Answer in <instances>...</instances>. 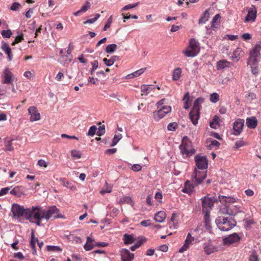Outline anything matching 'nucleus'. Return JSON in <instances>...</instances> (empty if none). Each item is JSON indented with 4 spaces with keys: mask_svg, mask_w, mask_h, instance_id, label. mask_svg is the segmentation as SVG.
<instances>
[{
    "mask_svg": "<svg viewBox=\"0 0 261 261\" xmlns=\"http://www.w3.org/2000/svg\"><path fill=\"white\" fill-rule=\"evenodd\" d=\"M23 75L26 78H27L28 79H29V80L32 79L33 78V77H34L33 74L31 72H30L29 71H25Z\"/></svg>",
    "mask_w": 261,
    "mask_h": 261,
    "instance_id": "64",
    "label": "nucleus"
},
{
    "mask_svg": "<svg viewBox=\"0 0 261 261\" xmlns=\"http://www.w3.org/2000/svg\"><path fill=\"white\" fill-rule=\"evenodd\" d=\"M220 18H221V16L220 15V14H216L213 18L212 19V28H214L215 27V23L218 21H219V22L220 23Z\"/></svg>",
    "mask_w": 261,
    "mask_h": 261,
    "instance_id": "52",
    "label": "nucleus"
},
{
    "mask_svg": "<svg viewBox=\"0 0 261 261\" xmlns=\"http://www.w3.org/2000/svg\"><path fill=\"white\" fill-rule=\"evenodd\" d=\"M177 127V123L176 122L170 123L167 126L168 130L174 131L175 130Z\"/></svg>",
    "mask_w": 261,
    "mask_h": 261,
    "instance_id": "50",
    "label": "nucleus"
},
{
    "mask_svg": "<svg viewBox=\"0 0 261 261\" xmlns=\"http://www.w3.org/2000/svg\"><path fill=\"white\" fill-rule=\"evenodd\" d=\"M117 48V45L116 44H111L107 46L106 48V51L107 53H112L114 52Z\"/></svg>",
    "mask_w": 261,
    "mask_h": 261,
    "instance_id": "42",
    "label": "nucleus"
},
{
    "mask_svg": "<svg viewBox=\"0 0 261 261\" xmlns=\"http://www.w3.org/2000/svg\"><path fill=\"white\" fill-rule=\"evenodd\" d=\"M194 159L196 167L198 169L204 170L207 168L208 161L205 156L197 154L195 156Z\"/></svg>",
    "mask_w": 261,
    "mask_h": 261,
    "instance_id": "6",
    "label": "nucleus"
},
{
    "mask_svg": "<svg viewBox=\"0 0 261 261\" xmlns=\"http://www.w3.org/2000/svg\"><path fill=\"white\" fill-rule=\"evenodd\" d=\"M2 76L4 78V80L2 81L3 84L13 85L14 79V75L8 68H6L4 70Z\"/></svg>",
    "mask_w": 261,
    "mask_h": 261,
    "instance_id": "9",
    "label": "nucleus"
},
{
    "mask_svg": "<svg viewBox=\"0 0 261 261\" xmlns=\"http://www.w3.org/2000/svg\"><path fill=\"white\" fill-rule=\"evenodd\" d=\"M219 119H220V118L218 116H215L213 119L212 121L210 123V126L212 128L216 129L219 125Z\"/></svg>",
    "mask_w": 261,
    "mask_h": 261,
    "instance_id": "39",
    "label": "nucleus"
},
{
    "mask_svg": "<svg viewBox=\"0 0 261 261\" xmlns=\"http://www.w3.org/2000/svg\"><path fill=\"white\" fill-rule=\"evenodd\" d=\"M182 53L185 55V56L187 57H195L198 53L197 51L194 50L193 49L189 48V46L186 50H184Z\"/></svg>",
    "mask_w": 261,
    "mask_h": 261,
    "instance_id": "31",
    "label": "nucleus"
},
{
    "mask_svg": "<svg viewBox=\"0 0 261 261\" xmlns=\"http://www.w3.org/2000/svg\"><path fill=\"white\" fill-rule=\"evenodd\" d=\"M90 5V4L89 2H87L80 9V11H81L82 13L86 12L89 9Z\"/></svg>",
    "mask_w": 261,
    "mask_h": 261,
    "instance_id": "60",
    "label": "nucleus"
},
{
    "mask_svg": "<svg viewBox=\"0 0 261 261\" xmlns=\"http://www.w3.org/2000/svg\"><path fill=\"white\" fill-rule=\"evenodd\" d=\"M194 241V238L193 237L190 233H188L186 239L185 241L184 245L179 249V252L180 253H182L184 251L187 250L189 247L190 245L192 243V242Z\"/></svg>",
    "mask_w": 261,
    "mask_h": 261,
    "instance_id": "13",
    "label": "nucleus"
},
{
    "mask_svg": "<svg viewBox=\"0 0 261 261\" xmlns=\"http://www.w3.org/2000/svg\"><path fill=\"white\" fill-rule=\"evenodd\" d=\"M196 186V184L195 185H193L191 183V182L189 180H187L185 184V188L182 189V191L184 193H188L190 194L193 191L194 187Z\"/></svg>",
    "mask_w": 261,
    "mask_h": 261,
    "instance_id": "26",
    "label": "nucleus"
},
{
    "mask_svg": "<svg viewBox=\"0 0 261 261\" xmlns=\"http://www.w3.org/2000/svg\"><path fill=\"white\" fill-rule=\"evenodd\" d=\"M122 138V135L119 134L118 135H115L113 139V141L111 144V146H115L117 144L118 141Z\"/></svg>",
    "mask_w": 261,
    "mask_h": 261,
    "instance_id": "44",
    "label": "nucleus"
},
{
    "mask_svg": "<svg viewBox=\"0 0 261 261\" xmlns=\"http://www.w3.org/2000/svg\"><path fill=\"white\" fill-rule=\"evenodd\" d=\"M181 153L183 155H186L187 156L192 155L195 152V150L190 148V146L188 144L182 143L179 146Z\"/></svg>",
    "mask_w": 261,
    "mask_h": 261,
    "instance_id": "14",
    "label": "nucleus"
},
{
    "mask_svg": "<svg viewBox=\"0 0 261 261\" xmlns=\"http://www.w3.org/2000/svg\"><path fill=\"white\" fill-rule=\"evenodd\" d=\"M245 222V227L246 229H250L251 228V225L254 224V221L253 219L250 218H246L244 220Z\"/></svg>",
    "mask_w": 261,
    "mask_h": 261,
    "instance_id": "41",
    "label": "nucleus"
},
{
    "mask_svg": "<svg viewBox=\"0 0 261 261\" xmlns=\"http://www.w3.org/2000/svg\"><path fill=\"white\" fill-rule=\"evenodd\" d=\"M105 133V125L99 126L98 128V130L96 133V134L98 136H101L103 135Z\"/></svg>",
    "mask_w": 261,
    "mask_h": 261,
    "instance_id": "58",
    "label": "nucleus"
},
{
    "mask_svg": "<svg viewBox=\"0 0 261 261\" xmlns=\"http://www.w3.org/2000/svg\"><path fill=\"white\" fill-rule=\"evenodd\" d=\"M204 251L207 255H210L211 254L214 253L217 251V248L214 247L213 245L206 243L203 246Z\"/></svg>",
    "mask_w": 261,
    "mask_h": 261,
    "instance_id": "23",
    "label": "nucleus"
},
{
    "mask_svg": "<svg viewBox=\"0 0 261 261\" xmlns=\"http://www.w3.org/2000/svg\"><path fill=\"white\" fill-rule=\"evenodd\" d=\"M92 68L91 70V74H93L94 70L98 67V62L97 60H95L91 63Z\"/></svg>",
    "mask_w": 261,
    "mask_h": 261,
    "instance_id": "57",
    "label": "nucleus"
},
{
    "mask_svg": "<svg viewBox=\"0 0 261 261\" xmlns=\"http://www.w3.org/2000/svg\"><path fill=\"white\" fill-rule=\"evenodd\" d=\"M189 48H192L198 53L199 51V44L194 38L190 40Z\"/></svg>",
    "mask_w": 261,
    "mask_h": 261,
    "instance_id": "28",
    "label": "nucleus"
},
{
    "mask_svg": "<svg viewBox=\"0 0 261 261\" xmlns=\"http://www.w3.org/2000/svg\"><path fill=\"white\" fill-rule=\"evenodd\" d=\"M203 102V99L202 98H198L194 101L193 107L192 110H195L199 112L200 109L201 103Z\"/></svg>",
    "mask_w": 261,
    "mask_h": 261,
    "instance_id": "34",
    "label": "nucleus"
},
{
    "mask_svg": "<svg viewBox=\"0 0 261 261\" xmlns=\"http://www.w3.org/2000/svg\"><path fill=\"white\" fill-rule=\"evenodd\" d=\"M122 261H132L134 254L126 249H122L120 251Z\"/></svg>",
    "mask_w": 261,
    "mask_h": 261,
    "instance_id": "15",
    "label": "nucleus"
},
{
    "mask_svg": "<svg viewBox=\"0 0 261 261\" xmlns=\"http://www.w3.org/2000/svg\"><path fill=\"white\" fill-rule=\"evenodd\" d=\"M117 59H118V57L114 56L112 57L110 59H108L107 58H104L103 59V61L107 66H111L115 63V62Z\"/></svg>",
    "mask_w": 261,
    "mask_h": 261,
    "instance_id": "36",
    "label": "nucleus"
},
{
    "mask_svg": "<svg viewBox=\"0 0 261 261\" xmlns=\"http://www.w3.org/2000/svg\"><path fill=\"white\" fill-rule=\"evenodd\" d=\"M192 177L193 179H194L195 181L196 182V185H198L201 184L203 180L206 178V172L204 171H201L195 168Z\"/></svg>",
    "mask_w": 261,
    "mask_h": 261,
    "instance_id": "8",
    "label": "nucleus"
},
{
    "mask_svg": "<svg viewBox=\"0 0 261 261\" xmlns=\"http://www.w3.org/2000/svg\"><path fill=\"white\" fill-rule=\"evenodd\" d=\"M189 117L192 123L195 125L198 123L199 118V112L195 110H191L189 114Z\"/></svg>",
    "mask_w": 261,
    "mask_h": 261,
    "instance_id": "24",
    "label": "nucleus"
},
{
    "mask_svg": "<svg viewBox=\"0 0 261 261\" xmlns=\"http://www.w3.org/2000/svg\"><path fill=\"white\" fill-rule=\"evenodd\" d=\"M39 211L41 212V216L43 219L49 220L51 217L55 218H61L62 217L61 215L58 214L59 210L56 206H53L49 207L47 210H42L39 207Z\"/></svg>",
    "mask_w": 261,
    "mask_h": 261,
    "instance_id": "4",
    "label": "nucleus"
},
{
    "mask_svg": "<svg viewBox=\"0 0 261 261\" xmlns=\"http://www.w3.org/2000/svg\"><path fill=\"white\" fill-rule=\"evenodd\" d=\"M256 17V10L254 7L250 8L246 16L245 21H254Z\"/></svg>",
    "mask_w": 261,
    "mask_h": 261,
    "instance_id": "19",
    "label": "nucleus"
},
{
    "mask_svg": "<svg viewBox=\"0 0 261 261\" xmlns=\"http://www.w3.org/2000/svg\"><path fill=\"white\" fill-rule=\"evenodd\" d=\"M94 246H95L94 244L87 242L84 247L86 250L89 251L93 248Z\"/></svg>",
    "mask_w": 261,
    "mask_h": 261,
    "instance_id": "61",
    "label": "nucleus"
},
{
    "mask_svg": "<svg viewBox=\"0 0 261 261\" xmlns=\"http://www.w3.org/2000/svg\"><path fill=\"white\" fill-rule=\"evenodd\" d=\"M132 169L135 172L139 171L142 169V166L139 164H134L132 167Z\"/></svg>",
    "mask_w": 261,
    "mask_h": 261,
    "instance_id": "62",
    "label": "nucleus"
},
{
    "mask_svg": "<svg viewBox=\"0 0 261 261\" xmlns=\"http://www.w3.org/2000/svg\"><path fill=\"white\" fill-rule=\"evenodd\" d=\"M24 188L21 186L15 187L10 191L11 195H14L17 197H21L24 195Z\"/></svg>",
    "mask_w": 261,
    "mask_h": 261,
    "instance_id": "20",
    "label": "nucleus"
},
{
    "mask_svg": "<svg viewBox=\"0 0 261 261\" xmlns=\"http://www.w3.org/2000/svg\"><path fill=\"white\" fill-rule=\"evenodd\" d=\"M36 242H37V244L40 249H41L42 246L43 245V242L42 241L39 242L37 238H35L34 233L33 231L31 233V240L30 242V246L33 250V254L34 255L36 254V249L35 247Z\"/></svg>",
    "mask_w": 261,
    "mask_h": 261,
    "instance_id": "16",
    "label": "nucleus"
},
{
    "mask_svg": "<svg viewBox=\"0 0 261 261\" xmlns=\"http://www.w3.org/2000/svg\"><path fill=\"white\" fill-rule=\"evenodd\" d=\"M139 3H136L135 4H129V5H127L125 6H124L122 9V11H125V10H127L129 9H132V8H135L136 7H137L138 5H139Z\"/></svg>",
    "mask_w": 261,
    "mask_h": 261,
    "instance_id": "55",
    "label": "nucleus"
},
{
    "mask_svg": "<svg viewBox=\"0 0 261 261\" xmlns=\"http://www.w3.org/2000/svg\"><path fill=\"white\" fill-rule=\"evenodd\" d=\"M28 112L29 114L31 115L30 119V121L33 122L40 119V114L38 112L36 107L34 106L29 107L28 109Z\"/></svg>",
    "mask_w": 261,
    "mask_h": 261,
    "instance_id": "11",
    "label": "nucleus"
},
{
    "mask_svg": "<svg viewBox=\"0 0 261 261\" xmlns=\"http://www.w3.org/2000/svg\"><path fill=\"white\" fill-rule=\"evenodd\" d=\"M14 147L12 146V140L6 142L5 146V150L12 151Z\"/></svg>",
    "mask_w": 261,
    "mask_h": 261,
    "instance_id": "49",
    "label": "nucleus"
},
{
    "mask_svg": "<svg viewBox=\"0 0 261 261\" xmlns=\"http://www.w3.org/2000/svg\"><path fill=\"white\" fill-rule=\"evenodd\" d=\"M216 223L218 228L222 231H228L234 227L237 222L232 218L219 217L216 220Z\"/></svg>",
    "mask_w": 261,
    "mask_h": 261,
    "instance_id": "3",
    "label": "nucleus"
},
{
    "mask_svg": "<svg viewBox=\"0 0 261 261\" xmlns=\"http://www.w3.org/2000/svg\"><path fill=\"white\" fill-rule=\"evenodd\" d=\"M152 90L151 85H143L141 86V91L143 94L147 95ZM143 95V94H142Z\"/></svg>",
    "mask_w": 261,
    "mask_h": 261,
    "instance_id": "40",
    "label": "nucleus"
},
{
    "mask_svg": "<svg viewBox=\"0 0 261 261\" xmlns=\"http://www.w3.org/2000/svg\"><path fill=\"white\" fill-rule=\"evenodd\" d=\"M1 48L7 55L9 61H11L13 58V55L11 48L9 44L5 42H3Z\"/></svg>",
    "mask_w": 261,
    "mask_h": 261,
    "instance_id": "21",
    "label": "nucleus"
},
{
    "mask_svg": "<svg viewBox=\"0 0 261 261\" xmlns=\"http://www.w3.org/2000/svg\"><path fill=\"white\" fill-rule=\"evenodd\" d=\"M210 100L212 102L216 103L219 100V95L217 93H213L211 95Z\"/></svg>",
    "mask_w": 261,
    "mask_h": 261,
    "instance_id": "45",
    "label": "nucleus"
},
{
    "mask_svg": "<svg viewBox=\"0 0 261 261\" xmlns=\"http://www.w3.org/2000/svg\"><path fill=\"white\" fill-rule=\"evenodd\" d=\"M10 188L9 187H6L2 188L0 190V196H3L8 193V192L10 191Z\"/></svg>",
    "mask_w": 261,
    "mask_h": 261,
    "instance_id": "63",
    "label": "nucleus"
},
{
    "mask_svg": "<svg viewBox=\"0 0 261 261\" xmlns=\"http://www.w3.org/2000/svg\"><path fill=\"white\" fill-rule=\"evenodd\" d=\"M123 241L125 244H130L135 241V239L132 234L125 233L123 235Z\"/></svg>",
    "mask_w": 261,
    "mask_h": 261,
    "instance_id": "35",
    "label": "nucleus"
},
{
    "mask_svg": "<svg viewBox=\"0 0 261 261\" xmlns=\"http://www.w3.org/2000/svg\"><path fill=\"white\" fill-rule=\"evenodd\" d=\"M230 63L226 60H221L217 63V69L218 70H222L226 67L230 66Z\"/></svg>",
    "mask_w": 261,
    "mask_h": 261,
    "instance_id": "29",
    "label": "nucleus"
},
{
    "mask_svg": "<svg viewBox=\"0 0 261 261\" xmlns=\"http://www.w3.org/2000/svg\"><path fill=\"white\" fill-rule=\"evenodd\" d=\"M157 109L158 110L153 113V118L156 121H159L162 119L166 114L170 113L171 111V107L168 106H164Z\"/></svg>",
    "mask_w": 261,
    "mask_h": 261,
    "instance_id": "5",
    "label": "nucleus"
},
{
    "mask_svg": "<svg viewBox=\"0 0 261 261\" xmlns=\"http://www.w3.org/2000/svg\"><path fill=\"white\" fill-rule=\"evenodd\" d=\"M219 213L220 214H227L229 216H235L239 213L244 214L240 203L225 204L220 207Z\"/></svg>",
    "mask_w": 261,
    "mask_h": 261,
    "instance_id": "2",
    "label": "nucleus"
},
{
    "mask_svg": "<svg viewBox=\"0 0 261 261\" xmlns=\"http://www.w3.org/2000/svg\"><path fill=\"white\" fill-rule=\"evenodd\" d=\"M260 50L257 48L255 46L251 50L250 52V57L249 59H256L257 57H258L260 55Z\"/></svg>",
    "mask_w": 261,
    "mask_h": 261,
    "instance_id": "38",
    "label": "nucleus"
},
{
    "mask_svg": "<svg viewBox=\"0 0 261 261\" xmlns=\"http://www.w3.org/2000/svg\"><path fill=\"white\" fill-rule=\"evenodd\" d=\"M37 207L32 206L31 208H24L23 206L20 205L17 203H13L11 207V212L13 217L20 218L24 216L25 218L30 222L33 223L32 212L36 210Z\"/></svg>",
    "mask_w": 261,
    "mask_h": 261,
    "instance_id": "1",
    "label": "nucleus"
},
{
    "mask_svg": "<svg viewBox=\"0 0 261 261\" xmlns=\"http://www.w3.org/2000/svg\"><path fill=\"white\" fill-rule=\"evenodd\" d=\"M166 217V214L164 211H160L154 215V219L158 222H163Z\"/></svg>",
    "mask_w": 261,
    "mask_h": 261,
    "instance_id": "27",
    "label": "nucleus"
},
{
    "mask_svg": "<svg viewBox=\"0 0 261 261\" xmlns=\"http://www.w3.org/2000/svg\"><path fill=\"white\" fill-rule=\"evenodd\" d=\"M47 248L48 251H62V249L58 246H47Z\"/></svg>",
    "mask_w": 261,
    "mask_h": 261,
    "instance_id": "51",
    "label": "nucleus"
},
{
    "mask_svg": "<svg viewBox=\"0 0 261 261\" xmlns=\"http://www.w3.org/2000/svg\"><path fill=\"white\" fill-rule=\"evenodd\" d=\"M246 124L248 128L254 129L257 125V120L255 117H248L246 119Z\"/></svg>",
    "mask_w": 261,
    "mask_h": 261,
    "instance_id": "22",
    "label": "nucleus"
},
{
    "mask_svg": "<svg viewBox=\"0 0 261 261\" xmlns=\"http://www.w3.org/2000/svg\"><path fill=\"white\" fill-rule=\"evenodd\" d=\"M244 124V120L243 119H237L233 125V128L234 129V135L238 136L239 135L242 131L243 127Z\"/></svg>",
    "mask_w": 261,
    "mask_h": 261,
    "instance_id": "10",
    "label": "nucleus"
},
{
    "mask_svg": "<svg viewBox=\"0 0 261 261\" xmlns=\"http://www.w3.org/2000/svg\"><path fill=\"white\" fill-rule=\"evenodd\" d=\"M71 156L72 158H73L74 159H80L82 156V154L80 152V151L76 150H72L71 152Z\"/></svg>",
    "mask_w": 261,
    "mask_h": 261,
    "instance_id": "48",
    "label": "nucleus"
},
{
    "mask_svg": "<svg viewBox=\"0 0 261 261\" xmlns=\"http://www.w3.org/2000/svg\"><path fill=\"white\" fill-rule=\"evenodd\" d=\"M20 6H21L20 4L17 3V2H15V3H13V4L10 7V9L11 10H12V11H17L20 7Z\"/></svg>",
    "mask_w": 261,
    "mask_h": 261,
    "instance_id": "56",
    "label": "nucleus"
},
{
    "mask_svg": "<svg viewBox=\"0 0 261 261\" xmlns=\"http://www.w3.org/2000/svg\"><path fill=\"white\" fill-rule=\"evenodd\" d=\"M100 16V14L98 13L95 14L94 18L87 19L84 22V24H91L94 23L99 18Z\"/></svg>",
    "mask_w": 261,
    "mask_h": 261,
    "instance_id": "43",
    "label": "nucleus"
},
{
    "mask_svg": "<svg viewBox=\"0 0 261 261\" xmlns=\"http://www.w3.org/2000/svg\"><path fill=\"white\" fill-rule=\"evenodd\" d=\"M240 240V238L239 235L236 233H234L228 237L224 238L223 239V243L224 245H230L239 241Z\"/></svg>",
    "mask_w": 261,
    "mask_h": 261,
    "instance_id": "17",
    "label": "nucleus"
},
{
    "mask_svg": "<svg viewBox=\"0 0 261 261\" xmlns=\"http://www.w3.org/2000/svg\"><path fill=\"white\" fill-rule=\"evenodd\" d=\"M146 68H141V69L134 72L132 73L128 74L126 76V78L127 79H133L134 77H138V76H140L141 74H142L146 70Z\"/></svg>",
    "mask_w": 261,
    "mask_h": 261,
    "instance_id": "33",
    "label": "nucleus"
},
{
    "mask_svg": "<svg viewBox=\"0 0 261 261\" xmlns=\"http://www.w3.org/2000/svg\"><path fill=\"white\" fill-rule=\"evenodd\" d=\"M120 203H130L132 202V198L129 196H125L121 198L120 200Z\"/></svg>",
    "mask_w": 261,
    "mask_h": 261,
    "instance_id": "47",
    "label": "nucleus"
},
{
    "mask_svg": "<svg viewBox=\"0 0 261 261\" xmlns=\"http://www.w3.org/2000/svg\"><path fill=\"white\" fill-rule=\"evenodd\" d=\"M112 22V16H111L108 19L106 24H105L103 30V31H106L108 29L110 28L111 27V24Z\"/></svg>",
    "mask_w": 261,
    "mask_h": 261,
    "instance_id": "54",
    "label": "nucleus"
},
{
    "mask_svg": "<svg viewBox=\"0 0 261 261\" xmlns=\"http://www.w3.org/2000/svg\"><path fill=\"white\" fill-rule=\"evenodd\" d=\"M37 209L32 212V217L33 222H35L38 226L41 225V221L43 219L41 216V212L39 211V206H37Z\"/></svg>",
    "mask_w": 261,
    "mask_h": 261,
    "instance_id": "18",
    "label": "nucleus"
},
{
    "mask_svg": "<svg viewBox=\"0 0 261 261\" xmlns=\"http://www.w3.org/2000/svg\"><path fill=\"white\" fill-rule=\"evenodd\" d=\"M249 261H258L256 253L253 251L249 256Z\"/></svg>",
    "mask_w": 261,
    "mask_h": 261,
    "instance_id": "59",
    "label": "nucleus"
},
{
    "mask_svg": "<svg viewBox=\"0 0 261 261\" xmlns=\"http://www.w3.org/2000/svg\"><path fill=\"white\" fill-rule=\"evenodd\" d=\"M219 201L222 203H226V204H230V203H233L236 204L235 202H236V198L233 197H226L225 196H219Z\"/></svg>",
    "mask_w": 261,
    "mask_h": 261,
    "instance_id": "25",
    "label": "nucleus"
},
{
    "mask_svg": "<svg viewBox=\"0 0 261 261\" xmlns=\"http://www.w3.org/2000/svg\"><path fill=\"white\" fill-rule=\"evenodd\" d=\"M181 73V69L180 68H175L173 72L172 79L174 81H177L179 79Z\"/></svg>",
    "mask_w": 261,
    "mask_h": 261,
    "instance_id": "37",
    "label": "nucleus"
},
{
    "mask_svg": "<svg viewBox=\"0 0 261 261\" xmlns=\"http://www.w3.org/2000/svg\"><path fill=\"white\" fill-rule=\"evenodd\" d=\"M202 211H210L214 205L215 202L217 201V199L215 197L209 198L207 196H204L201 199Z\"/></svg>",
    "mask_w": 261,
    "mask_h": 261,
    "instance_id": "7",
    "label": "nucleus"
},
{
    "mask_svg": "<svg viewBox=\"0 0 261 261\" xmlns=\"http://www.w3.org/2000/svg\"><path fill=\"white\" fill-rule=\"evenodd\" d=\"M2 35L4 38H9L11 37L12 33L10 30H3L2 31Z\"/></svg>",
    "mask_w": 261,
    "mask_h": 261,
    "instance_id": "46",
    "label": "nucleus"
},
{
    "mask_svg": "<svg viewBox=\"0 0 261 261\" xmlns=\"http://www.w3.org/2000/svg\"><path fill=\"white\" fill-rule=\"evenodd\" d=\"M209 17V9H207L204 11L203 15L199 18L198 21L199 24H202L205 23L208 20Z\"/></svg>",
    "mask_w": 261,
    "mask_h": 261,
    "instance_id": "32",
    "label": "nucleus"
},
{
    "mask_svg": "<svg viewBox=\"0 0 261 261\" xmlns=\"http://www.w3.org/2000/svg\"><path fill=\"white\" fill-rule=\"evenodd\" d=\"M248 65L250 66L251 73L255 76H257L259 72V68L258 67V61L257 59H248L247 62Z\"/></svg>",
    "mask_w": 261,
    "mask_h": 261,
    "instance_id": "12",
    "label": "nucleus"
},
{
    "mask_svg": "<svg viewBox=\"0 0 261 261\" xmlns=\"http://www.w3.org/2000/svg\"><path fill=\"white\" fill-rule=\"evenodd\" d=\"M205 213L204 216V222L206 228L208 229L211 228V220L210 218V211H203Z\"/></svg>",
    "mask_w": 261,
    "mask_h": 261,
    "instance_id": "30",
    "label": "nucleus"
},
{
    "mask_svg": "<svg viewBox=\"0 0 261 261\" xmlns=\"http://www.w3.org/2000/svg\"><path fill=\"white\" fill-rule=\"evenodd\" d=\"M97 129L95 125L91 126L88 130L87 135L89 136H93L96 133Z\"/></svg>",
    "mask_w": 261,
    "mask_h": 261,
    "instance_id": "53",
    "label": "nucleus"
}]
</instances>
